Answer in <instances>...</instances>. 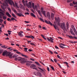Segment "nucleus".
<instances>
[{
	"label": "nucleus",
	"mask_w": 77,
	"mask_h": 77,
	"mask_svg": "<svg viewBox=\"0 0 77 77\" xmlns=\"http://www.w3.org/2000/svg\"><path fill=\"white\" fill-rule=\"evenodd\" d=\"M6 1H5V3H3V5L4 6H8V3H9L10 5H13V6H16V7L18 9L19 8V7L17 5V2H15V4L14 2L12 1V0H5Z\"/></svg>",
	"instance_id": "nucleus-1"
},
{
	"label": "nucleus",
	"mask_w": 77,
	"mask_h": 77,
	"mask_svg": "<svg viewBox=\"0 0 77 77\" xmlns=\"http://www.w3.org/2000/svg\"><path fill=\"white\" fill-rule=\"evenodd\" d=\"M55 20L57 23H58V26H59L60 27H61L63 29H65V30L66 29V26H65V24L64 23H59L60 22V18H59V17H57V18L55 17Z\"/></svg>",
	"instance_id": "nucleus-2"
},
{
	"label": "nucleus",
	"mask_w": 77,
	"mask_h": 77,
	"mask_svg": "<svg viewBox=\"0 0 77 77\" xmlns=\"http://www.w3.org/2000/svg\"><path fill=\"white\" fill-rule=\"evenodd\" d=\"M32 7L33 8V9L34 11H35V9L36 10V11L38 12L40 16L41 17H42V14H41V12L40 10H38V6L36 5H35V4L34 3H32Z\"/></svg>",
	"instance_id": "nucleus-3"
},
{
	"label": "nucleus",
	"mask_w": 77,
	"mask_h": 77,
	"mask_svg": "<svg viewBox=\"0 0 77 77\" xmlns=\"http://www.w3.org/2000/svg\"><path fill=\"white\" fill-rule=\"evenodd\" d=\"M2 55L4 56L7 55V56H9L10 58H12V55H13V54L11 52H8V51H6L3 52Z\"/></svg>",
	"instance_id": "nucleus-4"
},
{
	"label": "nucleus",
	"mask_w": 77,
	"mask_h": 77,
	"mask_svg": "<svg viewBox=\"0 0 77 77\" xmlns=\"http://www.w3.org/2000/svg\"><path fill=\"white\" fill-rule=\"evenodd\" d=\"M25 59L23 58H20V59H19V61H20L21 63L24 64L25 63H26L27 62V60H24Z\"/></svg>",
	"instance_id": "nucleus-5"
},
{
	"label": "nucleus",
	"mask_w": 77,
	"mask_h": 77,
	"mask_svg": "<svg viewBox=\"0 0 77 77\" xmlns=\"http://www.w3.org/2000/svg\"><path fill=\"white\" fill-rule=\"evenodd\" d=\"M14 13L16 14V15H17L19 17H21V16L22 17H24V16L23 14H22L21 13H17V10H14Z\"/></svg>",
	"instance_id": "nucleus-6"
},
{
	"label": "nucleus",
	"mask_w": 77,
	"mask_h": 77,
	"mask_svg": "<svg viewBox=\"0 0 77 77\" xmlns=\"http://www.w3.org/2000/svg\"><path fill=\"white\" fill-rule=\"evenodd\" d=\"M41 10H42L41 12L42 14H43L44 15V16H45V17H47V15H46V12H45V11H43V10H44V8H43L42 7L41 8Z\"/></svg>",
	"instance_id": "nucleus-7"
},
{
	"label": "nucleus",
	"mask_w": 77,
	"mask_h": 77,
	"mask_svg": "<svg viewBox=\"0 0 77 77\" xmlns=\"http://www.w3.org/2000/svg\"><path fill=\"white\" fill-rule=\"evenodd\" d=\"M35 67H36V65L33 64H32L30 66V67L31 68H33V69H36V71H38V69L35 68Z\"/></svg>",
	"instance_id": "nucleus-8"
},
{
	"label": "nucleus",
	"mask_w": 77,
	"mask_h": 77,
	"mask_svg": "<svg viewBox=\"0 0 77 77\" xmlns=\"http://www.w3.org/2000/svg\"><path fill=\"white\" fill-rule=\"evenodd\" d=\"M27 6L28 8H32V3L31 2H29V4H27Z\"/></svg>",
	"instance_id": "nucleus-9"
},
{
	"label": "nucleus",
	"mask_w": 77,
	"mask_h": 77,
	"mask_svg": "<svg viewBox=\"0 0 77 77\" xmlns=\"http://www.w3.org/2000/svg\"><path fill=\"white\" fill-rule=\"evenodd\" d=\"M36 76H39V77H42V74L40 72H37L36 74H35Z\"/></svg>",
	"instance_id": "nucleus-10"
},
{
	"label": "nucleus",
	"mask_w": 77,
	"mask_h": 77,
	"mask_svg": "<svg viewBox=\"0 0 77 77\" xmlns=\"http://www.w3.org/2000/svg\"><path fill=\"white\" fill-rule=\"evenodd\" d=\"M62 45L65 47V45L63 43H61L60 44V48H64L65 47H63Z\"/></svg>",
	"instance_id": "nucleus-11"
},
{
	"label": "nucleus",
	"mask_w": 77,
	"mask_h": 77,
	"mask_svg": "<svg viewBox=\"0 0 77 77\" xmlns=\"http://www.w3.org/2000/svg\"><path fill=\"white\" fill-rule=\"evenodd\" d=\"M72 28L74 32H75V33H77V30H76V29H75V28L74 26L73 25L72 26Z\"/></svg>",
	"instance_id": "nucleus-12"
},
{
	"label": "nucleus",
	"mask_w": 77,
	"mask_h": 77,
	"mask_svg": "<svg viewBox=\"0 0 77 77\" xmlns=\"http://www.w3.org/2000/svg\"><path fill=\"white\" fill-rule=\"evenodd\" d=\"M2 16H5V14L0 12V18H2Z\"/></svg>",
	"instance_id": "nucleus-13"
},
{
	"label": "nucleus",
	"mask_w": 77,
	"mask_h": 77,
	"mask_svg": "<svg viewBox=\"0 0 77 77\" xmlns=\"http://www.w3.org/2000/svg\"><path fill=\"white\" fill-rule=\"evenodd\" d=\"M26 65H27V66H30V61H29L26 60Z\"/></svg>",
	"instance_id": "nucleus-14"
},
{
	"label": "nucleus",
	"mask_w": 77,
	"mask_h": 77,
	"mask_svg": "<svg viewBox=\"0 0 77 77\" xmlns=\"http://www.w3.org/2000/svg\"><path fill=\"white\" fill-rule=\"evenodd\" d=\"M45 22L47 23V24H50V25H51V26H53V24H52V23H51V22H50V21H48H48H47L46 20H45Z\"/></svg>",
	"instance_id": "nucleus-15"
},
{
	"label": "nucleus",
	"mask_w": 77,
	"mask_h": 77,
	"mask_svg": "<svg viewBox=\"0 0 77 77\" xmlns=\"http://www.w3.org/2000/svg\"><path fill=\"white\" fill-rule=\"evenodd\" d=\"M47 17L49 19H50V14L49 12H47Z\"/></svg>",
	"instance_id": "nucleus-16"
},
{
	"label": "nucleus",
	"mask_w": 77,
	"mask_h": 77,
	"mask_svg": "<svg viewBox=\"0 0 77 77\" xmlns=\"http://www.w3.org/2000/svg\"><path fill=\"white\" fill-rule=\"evenodd\" d=\"M19 7L20 9H25V8H24V6L22 5V4H20L19 5Z\"/></svg>",
	"instance_id": "nucleus-17"
},
{
	"label": "nucleus",
	"mask_w": 77,
	"mask_h": 77,
	"mask_svg": "<svg viewBox=\"0 0 77 77\" xmlns=\"http://www.w3.org/2000/svg\"><path fill=\"white\" fill-rule=\"evenodd\" d=\"M38 69H40V70H41V72H42V73H43V74H44V73H45V72L44 71V70H43V69H41V68H40V67H38Z\"/></svg>",
	"instance_id": "nucleus-18"
},
{
	"label": "nucleus",
	"mask_w": 77,
	"mask_h": 77,
	"mask_svg": "<svg viewBox=\"0 0 77 77\" xmlns=\"http://www.w3.org/2000/svg\"><path fill=\"white\" fill-rule=\"evenodd\" d=\"M6 15H7L8 17H10V18H11V15L9 13H8V12H7L6 13Z\"/></svg>",
	"instance_id": "nucleus-19"
},
{
	"label": "nucleus",
	"mask_w": 77,
	"mask_h": 77,
	"mask_svg": "<svg viewBox=\"0 0 77 77\" xmlns=\"http://www.w3.org/2000/svg\"><path fill=\"white\" fill-rule=\"evenodd\" d=\"M53 26L56 30L57 29L58 30H59V29L58 27H57V26L56 25L55 26L54 25Z\"/></svg>",
	"instance_id": "nucleus-20"
},
{
	"label": "nucleus",
	"mask_w": 77,
	"mask_h": 77,
	"mask_svg": "<svg viewBox=\"0 0 77 77\" xmlns=\"http://www.w3.org/2000/svg\"><path fill=\"white\" fill-rule=\"evenodd\" d=\"M47 39L49 41H51V42H53V40H52V39L51 40L50 38H47Z\"/></svg>",
	"instance_id": "nucleus-21"
},
{
	"label": "nucleus",
	"mask_w": 77,
	"mask_h": 77,
	"mask_svg": "<svg viewBox=\"0 0 77 77\" xmlns=\"http://www.w3.org/2000/svg\"><path fill=\"white\" fill-rule=\"evenodd\" d=\"M19 35L21 37H23V35L20 32H19Z\"/></svg>",
	"instance_id": "nucleus-22"
},
{
	"label": "nucleus",
	"mask_w": 77,
	"mask_h": 77,
	"mask_svg": "<svg viewBox=\"0 0 77 77\" xmlns=\"http://www.w3.org/2000/svg\"><path fill=\"white\" fill-rule=\"evenodd\" d=\"M31 16H32V17H34V18H35V17H36L35 15V14L32 13H31Z\"/></svg>",
	"instance_id": "nucleus-23"
},
{
	"label": "nucleus",
	"mask_w": 77,
	"mask_h": 77,
	"mask_svg": "<svg viewBox=\"0 0 77 77\" xmlns=\"http://www.w3.org/2000/svg\"><path fill=\"white\" fill-rule=\"evenodd\" d=\"M35 63L36 64H37V65H38V66H41V65H40V64H39V63L36 61H35Z\"/></svg>",
	"instance_id": "nucleus-24"
},
{
	"label": "nucleus",
	"mask_w": 77,
	"mask_h": 77,
	"mask_svg": "<svg viewBox=\"0 0 77 77\" xmlns=\"http://www.w3.org/2000/svg\"><path fill=\"white\" fill-rule=\"evenodd\" d=\"M68 37H69L70 39H74V38L73 36H71V35H67Z\"/></svg>",
	"instance_id": "nucleus-25"
},
{
	"label": "nucleus",
	"mask_w": 77,
	"mask_h": 77,
	"mask_svg": "<svg viewBox=\"0 0 77 77\" xmlns=\"http://www.w3.org/2000/svg\"><path fill=\"white\" fill-rule=\"evenodd\" d=\"M20 58H21L20 57H16L15 58V60H18L19 61V59H20Z\"/></svg>",
	"instance_id": "nucleus-26"
},
{
	"label": "nucleus",
	"mask_w": 77,
	"mask_h": 77,
	"mask_svg": "<svg viewBox=\"0 0 77 77\" xmlns=\"http://www.w3.org/2000/svg\"><path fill=\"white\" fill-rule=\"evenodd\" d=\"M49 66L50 68H51L52 69L53 71H54V67L51 66V65H50Z\"/></svg>",
	"instance_id": "nucleus-27"
},
{
	"label": "nucleus",
	"mask_w": 77,
	"mask_h": 77,
	"mask_svg": "<svg viewBox=\"0 0 77 77\" xmlns=\"http://www.w3.org/2000/svg\"><path fill=\"white\" fill-rule=\"evenodd\" d=\"M66 27H67V29H68V27H69V24H68V22L66 23Z\"/></svg>",
	"instance_id": "nucleus-28"
},
{
	"label": "nucleus",
	"mask_w": 77,
	"mask_h": 77,
	"mask_svg": "<svg viewBox=\"0 0 77 77\" xmlns=\"http://www.w3.org/2000/svg\"><path fill=\"white\" fill-rule=\"evenodd\" d=\"M51 17L52 19H53V18H54V14L51 13Z\"/></svg>",
	"instance_id": "nucleus-29"
},
{
	"label": "nucleus",
	"mask_w": 77,
	"mask_h": 77,
	"mask_svg": "<svg viewBox=\"0 0 77 77\" xmlns=\"http://www.w3.org/2000/svg\"><path fill=\"white\" fill-rule=\"evenodd\" d=\"M12 17H14V18H17V17L15 16V15L14 13L12 14Z\"/></svg>",
	"instance_id": "nucleus-30"
},
{
	"label": "nucleus",
	"mask_w": 77,
	"mask_h": 77,
	"mask_svg": "<svg viewBox=\"0 0 77 77\" xmlns=\"http://www.w3.org/2000/svg\"><path fill=\"white\" fill-rule=\"evenodd\" d=\"M7 49H9V50H10V51H12V50H13L12 48H7Z\"/></svg>",
	"instance_id": "nucleus-31"
},
{
	"label": "nucleus",
	"mask_w": 77,
	"mask_h": 77,
	"mask_svg": "<svg viewBox=\"0 0 77 77\" xmlns=\"http://www.w3.org/2000/svg\"><path fill=\"white\" fill-rule=\"evenodd\" d=\"M21 55L22 56H24V57H26V58H27V57H28V56H27L26 55H25L23 54H22Z\"/></svg>",
	"instance_id": "nucleus-32"
},
{
	"label": "nucleus",
	"mask_w": 77,
	"mask_h": 77,
	"mask_svg": "<svg viewBox=\"0 0 77 77\" xmlns=\"http://www.w3.org/2000/svg\"><path fill=\"white\" fill-rule=\"evenodd\" d=\"M1 7L2 9L3 10H4V11H5V8H4V7H3V6L2 5H1Z\"/></svg>",
	"instance_id": "nucleus-33"
},
{
	"label": "nucleus",
	"mask_w": 77,
	"mask_h": 77,
	"mask_svg": "<svg viewBox=\"0 0 77 77\" xmlns=\"http://www.w3.org/2000/svg\"><path fill=\"white\" fill-rule=\"evenodd\" d=\"M30 36L31 35H26L25 36V37L27 38H30Z\"/></svg>",
	"instance_id": "nucleus-34"
},
{
	"label": "nucleus",
	"mask_w": 77,
	"mask_h": 77,
	"mask_svg": "<svg viewBox=\"0 0 77 77\" xmlns=\"http://www.w3.org/2000/svg\"><path fill=\"white\" fill-rule=\"evenodd\" d=\"M71 34H72V35H74V36H75V34H74V32H73V31H72V32H70Z\"/></svg>",
	"instance_id": "nucleus-35"
},
{
	"label": "nucleus",
	"mask_w": 77,
	"mask_h": 77,
	"mask_svg": "<svg viewBox=\"0 0 77 77\" xmlns=\"http://www.w3.org/2000/svg\"><path fill=\"white\" fill-rule=\"evenodd\" d=\"M39 19L40 20H41V21H42V22H43V23L44 22V21L43 19H42V18H40Z\"/></svg>",
	"instance_id": "nucleus-36"
},
{
	"label": "nucleus",
	"mask_w": 77,
	"mask_h": 77,
	"mask_svg": "<svg viewBox=\"0 0 77 77\" xmlns=\"http://www.w3.org/2000/svg\"><path fill=\"white\" fill-rule=\"evenodd\" d=\"M71 2H72L71 0H67V3H71Z\"/></svg>",
	"instance_id": "nucleus-37"
},
{
	"label": "nucleus",
	"mask_w": 77,
	"mask_h": 77,
	"mask_svg": "<svg viewBox=\"0 0 77 77\" xmlns=\"http://www.w3.org/2000/svg\"><path fill=\"white\" fill-rule=\"evenodd\" d=\"M6 18H7L5 16H3V19H4V20H6Z\"/></svg>",
	"instance_id": "nucleus-38"
},
{
	"label": "nucleus",
	"mask_w": 77,
	"mask_h": 77,
	"mask_svg": "<svg viewBox=\"0 0 77 77\" xmlns=\"http://www.w3.org/2000/svg\"><path fill=\"white\" fill-rule=\"evenodd\" d=\"M57 57L58 58L60 59H61V58H60V56H59V55H57Z\"/></svg>",
	"instance_id": "nucleus-39"
},
{
	"label": "nucleus",
	"mask_w": 77,
	"mask_h": 77,
	"mask_svg": "<svg viewBox=\"0 0 77 77\" xmlns=\"http://www.w3.org/2000/svg\"><path fill=\"white\" fill-rule=\"evenodd\" d=\"M24 49H25V51H27V49H28L27 48H24Z\"/></svg>",
	"instance_id": "nucleus-40"
},
{
	"label": "nucleus",
	"mask_w": 77,
	"mask_h": 77,
	"mask_svg": "<svg viewBox=\"0 0 77 77\" xmlns=\"http://www.w3.org/2000/svg\"><path fill=\"white\" fill-rule=\"evenodd\" d=\"M57 65H58V66H59L60 68H62V67H61V66H60V64L59 63H57Z\"/></svg>",
	"instance_id": "nucleus-41"
},
{
	"label": "nucleus",
	"mask_w": 77,
	"mask_h": 77,
	"mask_svg": "<svg viewBox=\"0 0 77 77\" xmlns=\"http://www.w3.org/2000/svg\"><path fill=\"white\" fill-rule=\"evenodd\" d=\"M3 50L1 49L0 50V54H1V53H3Z\"/></svg>",
	"instance_id": "nucleus-42"
},
{
	"label": "nucleus",
	"mask_w": 77,
	"mask_h": 77,
	"mask_svg": "<svg viewBox=\"0 0 77 77\" xmlns=\"http://www.w3.org/2000/svg\"><path fill=\"white\" fill-rule=\"evenodd\" d=\"M30 38H32V39H34V36H33L32 35H30Z\"/></svg>",
	"instance_id": "nucleus-43"
},
{
	"label": "nucleus",
	"mask_w": 77,
	"mask_h": 77,
	"mask_svg": "<svg viewBox=\"0 0 77 77\" xmlns=\"http://www.w3.org/2000/svg\"><path fill=\"white\" fill-rule=\"evenodd\" d=\"M70 5L71 6H73L74 5H73V4H72V3H70Z\"/></svg>",
	"instance_id": "nucleus-44"
},
{
	"label": "nucleus",
	"mask_w": 77,
	"mask_h": 77,
	"mask_svg": "<svg viewBox=\"0 0 77 77\" xmlns=\"http://www.w3.org/2000/svg\"><path fill=\"white\" fill-rule=\"evenodd\" d=\"M54 62L56 63V62H57V59H54Z\"/></svg>",
	"instance_id": "nucleus-45"
},
{
	"label": "nucleus",
	"mask_w": 77,
	"mask_h": 77,
	"mask_svg": "<svg viewBox=\"0 0 77 77\" xmlns=\"http://www.w3.org/2000/svg\"><path fill=\"white\" fill-rule=\"evenodd\" d=\"M25 15H29V12H25Z\"/></svg>",
	"instance_id": "nucleus-46"
},
{
	"label": "nucleus",
	"mask_w": 77,
	"mask_h": 77,
	"mask_svg": "<svg viewBox=\"0 0 77 77\" xmlns=\"http://www.w3.org/2000/svg\"><path fill=\"white\" fill-rule=\"evenodd\" d=\"M2 21H3V19H0V22L2 23Z\"/></svg>",
	"instance_id": "nucleus-47"
},
{
	"label": "nucleus",
	"mask_w": 77,
	"mask_h": 77,
	"mask_svg": "<svg viewBox=\"0 0 77 77\" xmlns=\"http://www.w3.org/2000/svg\"><path fill=\"white\" fill-rule=\"evenodd\" d=\"M8 10L10 13H11V9L8 8Z\"/></svg>",
	"instance_id": "nucleus-48"
},
{
	"label": "nucleus",
	"mask_w": 77,
	"mask_h": 77,
	"mask_svg": "<svg viewBox=\"0 0 77 77\" xmlns=\"http://www.w3.org/2000/svg\"><path fill=\"white\" fill-rule=\"evenodd\" d=\"M0 11H1L0 12H2V13L3 12H4V11L0 8Z\"/></svg>",
	"instance_id": "nucleus-49"
},
{
	"label": "nucleus",
	"mask_w": 77,
	"mask_h": 77,
	"mask_svg": "<svg viewBox=\"0 0 77 77\" xmlns=\"http://www.w3.org/2000/svg\"><path fill=\"white\" fill-rule=\"evenodd\" d=\"M47 69L48 71H50V69L49 68V67H47Z\"/></svg>",
	"instance_id": "nucleus-50"
},
{
	"label": "nucleus",
	"mask_w": 77,
	"mask_h": 77,
	"mask_svg": "<svg viewBox=\"0 0 77 77\" xmlns=\"http://www.w3.org/2000/svg\"><path fill=\"white\" fill-rule=\"evenodd\" d=\"M30 60H32V61H35V60L33 58H30Z\"/></svg>",
	"instance_id": "nucleus-51"
},
{
	"label": "nucleus",
	"mask_w": 77,
	"mask_h": 77,
	"mask_svg": "<svg viewBox=\"0 0 77 77\" xmlns=\"http://www.w3.org/2000/svg\"><path fill=\"white\" fill-rule=\"evenodd\" d=\"M4 24H6V20H5L4 22Z\"/></svg>",
	"instance_id": "nucleus-52"
},
{
	"label": "nucleus",
	"mask_w": 77,
	"mask_h": 77,
	"mask_svg": "<svg viewBox=\"0 0 77 77\" xmlns=\"http://www.w3.org/2000/svg\"><path fill=\"white\" fill-rule=\"evenodd\" d=\"M17 57V55H14L12 57H14V58H15V57Z\"/></svg>",
	"instance_id": "nucleus-53"
},
{
	"label": "nucleus",
	"mask_w": 77,
	"mask_h": 77,
	"mask_svg": "<svg viewBox=\"0 0 77 77\" xmlns=\"http://www.w3.org/2000/svg\"><path fill=\"white\" fill-rule=\"evenodd\" d=\"M73 38H74V39H77V37L75 36H73Z\"/></svg>",
	"instance_id": "nucleus-54"
},
{
	"label": "nucleus",
	"mask_w": 77,
	"mask_h": 77,
	"mask_svg": "<svg viewBox=\"0 0 77 77\" xmlns=\"http://www.w3.org/2000/svg\"><path fill=\"white\" fill-rule=\"evenodd\" d=\"M41 36H42V38H44L45 37V36H44V35H41Z\"/></svg>",
	"instance_id": "nucleus-55"
},
{
	"label": "nucleus",
	"mask_w": 77,
	"mask_h": 77,
	"mask_svg": "<svg viewBox=\"0 0 77 77\" xmlns=\"http://www.w3.org/2000/svg\"><path fill=\"white\" fill-rule=\"evenodd\" d=\"M30 45H35L34 44V43H30Z\"/></svg>",
	"instance_id": "nucleus-56"
},
{
	"label": "nucleus",
	"mask_w": 77,
	"mask_h": 77,
	"mask_svg": "<svg viewBox=\"0 0 77 77\" xmlns=\"http://www.w3.org/2000/svg\"><path fill=\"white\" fill-rule=\"evenodd\" d=\"M11 20H15V19L13 17H12L11 18Z\"/></svg>",
	"instance_id": "nucleus-57"
},
{
	"label": "nucleus",
	"mask_w": 77,
	"mask_h": 77,
	"mask_svg": "<svg viewBox=\"0 0 77 77\" xmlns=\"http://www.w3.org/2000/svg\"><path fill=\"white\" fill-rule=\"evenodd\" d=\"M55 48H56V49H59V48H58V47H57V46L56 45Z\"/></svg>",
	"instance_id": "nucleus-58"
},
{
	"label": "nucleus",
	"mask_w": 77,
	"mask_h": 77,
	"mask_svg": "<svg viewBox=\"0 0 77 77\" xmlns=\"http://www.w3.org/2000/svg\"><path fill=\"white\" fill-rule=\"evenodd\" d=\"M38 39L39 41H41V42H42V39H41L38 38Z\"/></svg>",
	"instance_id": "nucleus-59"
},
{
	"label": "nucleus",
	"mask_w": 77,
	"mask_h": 77,
	"mask_svg": "<svg viewBox=\"0 0 77 77\" xmlns=\"http://www.w3.org/2000/svg\"><path fill=\"white\" fill-rule=\"evenodd\" d=\"M25 23H29V21H24Z\"/></svg>",
	"instance_id": "nucleus-60"
},
{
	"label": "nucleus",
	"mask_w": 77,
	"mask_h": 77,
	"mask_svg": "<svg viewBox=\"0 0 77 77\" xmlns=\"http://www.w3.org/2000/svg\"><path fill=\"white\" fill-rule=\"evenodd\" d=\"M27 41L28 43H29V42H32L31 41H28V40H27Z\"/></svg>",
	"instance_id": "nucleus-61"
},
{
	"label": "nucleus",
	"mask_w": 77,
	"mask_h": 77,
	"mask_svg": "<svg viewBox=\"0 0 77 77\" xmlns=\"http://www.w3.org/2000/svg\"><path fill=\"white\" fill-rule=\"evenodd\" d=\"M7 21H10V18H8Z\"/></svg>",
	"instance_id": "nucleus-62"
},
{
	"label": "nucleus",
	"mask_w": 77,
	"mask_h": 77,
	"mask_svg": "<svg viewBox=\"0 0 77 77\" xmlns=\"http://www.w3.org/2000/svg\"><path fill=\"white\" fill-rule=\"evenodd\" d=\"M64 63H65V64H66V65H68V63L66 62H64Z\"/></svg>",
	"instance_id": "nucleus-63"
},
{
	"label": "nucleus",
	"mask_w": 77,
	"mask_h": 77,
	"mask_svg": "<svg viewBox=\"0 0 77 77\" xmlns=\"http://www.w3.org/2000/svg\"><path fill=\"white\" fill-rule=\"evenodd\" d=\"M22 2H23V4H24V3H25V1L24 0H22Z\"/></svg>",
	"instance_id": "nucleus-64"
}]
</instances>
